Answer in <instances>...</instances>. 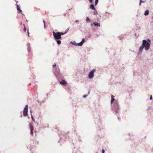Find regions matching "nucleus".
<instances>
[{
	"mask_svg": "<svg viewBox=\"0 0 153 153\" xmlns=\"http://www.w3.org/2000/svg\"><path fill=\"white\" fill-rule=\"evenodd\" d=\"M87 22H90V20L88 17H87L86 20Z\"/></svg>",
	"mask_w": 153,
	"mask_h": 153,
	"instance_id": "nucleus-18",
	"label": "nucleus"
},
{
	"mask_svg": "<svg viewBox=\"0 0 153 153\" xmlns=\"http://www.w3.org/2000/svg\"><path fill=\"white\" fill-rule=\"evenodd\" d=\"M142 2H143V1H141V0H140V4H139L140 5H141V3Z\"/></svg>",
	"mask_w": 153,
	"mask_h": 153,
	"instance_id": "nucleus-23",
	"label": "nucleus"
},
{
	"mask_svg": "<svg viewBox=\"0 0 153 153\" xmlns=\"http://www.w3.org/2000/svg\"><path fill=\"white\" fill-rule=\"evenodd\" d=\"M66 33H63L62 32L60 33V34L61 35H64Z\"/></svg>",
	"mask_w": 153,
	"mask_h": 153,
	"instance_id": "nucleus-21",
	"label": "nucleus"
},
{
	"mask_svg": "<svg viewBox=\"0 0 153 153\" xmlns=\"http://www.w3.org/2000/svg\"><path fill=\"white\" fill-rule=\"evenodd\" d=\"M57 40V44L59 45H60L61 44V41L59 40Z\"/></svg>",
	"mask_w": 153,
	"mask_h": 153,
	"instance_id": "nucleus-16",
	"label": "nucleus"
},
{
	"mask_svg": "<svg viewBox=\"0 0 153 153\" xmlns=\"http://www.w3.org/2000/svg\"><path fill=\"white\" fill-rule=\"evenodd\" d=\"M75 22H76V23H77V22H78V20H76Z\"/></svg>",
	"mask_w": 153,
	"mask_h": 153,
	"instance_id": "nucleus-29",
	"label": "nucleus"
},
{
	"mask_svg": "<svg viewBox=\"0 0 153 153\" xmlns=\"http://www.w3.org/2000/svg\"><path fill=\"white\" fill-rule=\"evenodd\" d=\"M144 46H143V45H142V46L140 48L139 50L140 51H142L143 50Z\"/></svg>",
	"mask_w": 153,
	"mask_h": 153,
	"instance_id": "nucleus-15",
	"label": "nucleus"
},
{
	"mask_svg": "<svg viewBox=\"0 0 153 153\" xmlns=\"http://www.w3.org/2000/svg\"><path fill=\"white\" fill-rule=\"evenodd\" d=\"M27 34H28V36H29V32L28 31V30H27Z\"/></svg>",
	"mask_w": 153,
	"mask_h": 153,
	"instance_id": "nucleus-22",
	"label": "nucleus"
},
{
	"mask_svg": "<svg viewBox=\"0 0 153 153\" xmlns=\"http://www.w3.org/2000/svg\"><path fill=\"white\" fill-rule=\"evenodd\" d=\"M43 22H44V26H45V21H43Z\"/></svg>",
	"mask_w": 153,
	"mask_h": 153,
	"instance_id": "nucleus-30",
	"label": "nucleus"
},
{
	"mask_svg": "<svg viewBox=\"0 0 153 153\" xmlns=\"http://www.w3.org/2000/svg\"><path fill=\"white\" fill-rule=\"evenodd\" d=\"M150 41L149 40H148V42L145 40H143V46H144V47L145 48V49L146 50H148L150 47Z\"/></svg>",
	"mask_w": 153,
	"mask_h": 153,
	"instance_id": "nucleus-1",
	"label": "nucleus"
},
{
	"mask_svg": "<svg viewBox=\"0 0 153 153\" xmlns=\"http://www.w3.org/2000/svg\"><path fill=\"white\" fill-rule=\"evenodd\" d=\"M21 25H22V27H23V30L24 32H26V28L25 26V25L24 24H22V23H21Z\"/></svg>",
	"mask_w": 153,
	"mask_h": 153,
	"instance_id": "nucleus-10",
	"label": "nucleus"
},
{
	"mask_svg": "<svg viewBox=\"0 0 153 153\" xmlns=\"http://www.w3.org/2000/svg\"><path fill=\"white\" fill-rule=\"evenodd\" d=\"M31 117L32 120L33 122H35V120L34 119L33 116L32 115H31Z\"/></svg>",
	"mask_w": 153,
	"mask_h": 153,
	"instance_id": "nucleus-20",
	"label": "nucleus"
},
{
	"mask_svg": "<svg viewBox=\"0 0 153 153\" xmlns=\"http://www.w3.org/2000/svg\"><path fill=\"white\" fill-rule=\"evenodd\" d=\"M152 95H151L150 96V100H151L152 99Z\"/></svg>",
	"mask_w": 153,
	"mask_h": 153,
	"instance_id": "nucleus-28",
	"label": "nucleus"
},
{
	"mask_svg": "<svg viewBox=\"0 0 153 153\" xmlns=\"http://www.w3.org/2000/svg\"><path fill=\"white\" fill-rule=\"evenodd\" d=\"M90 8L94 10H96L95 8L94 7V5L93 4H91L90 6Z\"/></svg>",
	"mask_w": 153,
	"mask_h": 153,
	"instance_id": "nucleus-13",
	"label": "nucleus"
},
{
	"mask_svg": "<svg viewBox=\"0 0 153 153\" xmlns=\"http://www.w3.org/2000/svg\"><path fill=\"white\" fill-rule=\"evenodd\" d=\"M98 0H95V6L97 4Z\"/></svg>",
	"mask_w": 153,
	"mask_h": 153,
	"instance_id": "nucleus-17",
	"label": "nucleus"
},
{
	"mask_svg": "<svg viewBox=\"0 0 153 153\" xmlns=\"http://www.w3.org/2000/svg\"><path fill=\"white\" fill-rule=\"evenodd\" d=\"M95 71V70H93L91 71L90 72L88 75V76L89 78L91 79L94 76V73Z\"/></svg>",
	"mask_w": 153,
	"mask_h": 153,
	"instance_id": "nucleus-5",
	"label": "nucleus"
},
{
	"mask_svg": "<svg viewBox=\"0 0 153 153\" xmlns=\"http://www.w3.org/2000/svg\"><path fill=\"white\" fill-rule=\"evenodd\" d=\"M114 108L116 112H117V111L119 110V105L117 102L116 101L114 102Z\"/></svg>",
	"mask_w": 153,
	"mask_h": 153,
	"instance_id": "nucleus-3",
	"label": "nucleus"
},
{
	"mask_svg": "<svg viewBox=\"0 0 153 153\" xmlns=\"http://www.w3.org/2000/svg\"><path fill=\"white\" fill-rule=\"evenodd\" d=\"M30 127V133L32 135H33V126L30 123H29Z\"/></svg>",
	"mask_w": 153,
	"mask_h": 153,
	"instance_id": "nucleus-6",
	"label": "nucleus"
},
{
	"mask_svg": "<svg viewBox=\"0 0 153 153\" xmlns=\"http://www.w3.org/2000/svg\"><path fill=\"white\" fill-rule=\"evenodd\" d=\"M60 83L64 86H66L67 85V83L64 80H62V81L60 82Z\"/></svg>",
	"mask_w": 153,
	"mask_h": 153,
	"instance_id": "nucleus-7",
	"label": "nucleus"
},
{
	"mask_svg": "<svg viewBox=\"0 0 153 153\" xmlns=\"http://www.w3.org/2000/svg\"><path fill=\"white\" fill-rule=\"evenodd\" d=\"M56 64H55V63H54V64L53 65V67H56Z\"/></svg>",
	"mask_w": 153,
	"mask_h": 153,
	"instance_id": "nucleus-27",
	"label": "nucleus"
},
{
	"mask_svg": "<svg viewBox=\"0 0 153 153\" xmlns=\"http://www.w3.org/2000/svg\"><path fill=\"white\" fill-rule=\"evenodd\" d=\"M94 15H96V14H97V10H94Z\"/></svg>",
	"mask_w": 153,
	"mask_h": 153,
	"instance_id": "nucleus-19",
	"label": "nucleus"
},
{
	"mask_svg": "<svg viewBox=\"0 0 153 153\" xmlns=\"http://www.w3.org/2000/svg\"><path fill=\"white\" fill-rule=\"evenodd\" d=\"M90 3H92L93 1V0H89Z\"/></svg>",
	"mask_w": 153,
	"mask_h": 153,
	"instance_id": "nucleus-25",
	"label": "nucleus"
},
{
	"mask_svg": "<svg viewBox=\"0 0 153 153\" xmlns=\"http://www.w3.org/2000/svg\"><path fill=\"white\" fill-rule=\"evenodd\" d=\"M85 39L83 38L82 39V41L81 42L77 44V45L79 46H81L85 42Z\"/></svg>",
	"mask_w": 153,
	"mask_h": 153,
	"instance_id": "nucleus-8",
	"label": "nucleus"
},
{
	"mask_svg": "<svg viewBox=\"0 0 153 153\" xmlns=\"http://www.w3.org/2000/svg\"><path fill=\"white\" fill-rule=\"evenodd\" d=\"M53 36L56 40L59 39L61 38V36L60 34V32L55 33L54 31H53Z\"/></svg>",
	"mask_w": 153,
	"mask_h": 153,
	"instance_id": "nucleus-2",
	"label": "nucleus"
},
{
	"mask_svg": "<svg viewBox=\"0 0 153 153\" xmlns=\"http://www.w3.org/2000/svg\"><path fill=\"white\" fill-rule=\"evenodd\" d=\"M105 150L103 149H102V153H104Z\"/></svg>",
	"mask_w": 153,
	"mask_h": 153,
	"instance_id": "nucleus-24",
	"label": "nucleus"
},
{
	"mask_svg": "<svg viewBox=\"0 0 153 153\" xmlns=\"http://www.w3.org/2000/svg\"><path fill=\"white\" fill-rule=\"evenodd\" d=\"M17 9L20 12V13H21V14H22V10L20 9V6H19L17 4Z\"/></svg>",
	"mask_w": 153,
	"mask_h": 153,
	"instance_id": "nucleus-11",
	"label": "nucleus"
},
{
	"mask_svg": "<svg viewBox=\"0 0 153 153\" xmlns=\"http://www.w3.org/2000/svg\"><path fill=\"white\" fill-rule=\"evenodd\" d=\"M114 96L113 95H111V104H112L114 102V101L115 100V99H114Z\"/></svg>",
	"mask_w": 153,
	"mask_h": 153,
	"instance_id": "nucleus-12",
	"label": "nucleus"
},
{
	"mask_svg": "<svg viewBox=\"0 0 153 153\" xmlns=\"http://www.w3.org/2000/svg\"><path fill=\"white\" fill-rule=\"evenodd\" d=\"M69 27L66 30V32L65 33H66L68 31V30H69Z\"/></svg>",
	"mask_w": 153,
	"mask_h": 153,
	"instance_id": "nucleus-26",
	"label": "nucleus"
},
{
	"mask_svg": "<svg viewBox=\"0 0 153 153\" xmlns=\"http://www.w3.org/2000/svg\"><path fill=\"white\" fill-rule=\"evenodd\" d=\"M149 11L148 10H146L145 12L144 15L145 16L148 15L149 14Z\"/></svg>",
	"mask_w": 153,
	"mask_h": 153,
	"instance_id": "nucleus-14",
	"label": "nucleus"
},
{
	"mask_svg": "<svg viewBox=\"0 0 153 153\" xmlns=\"http://www.w3.org/2000/svg\"><path fill=\"white\" fill-rule=\"evenodd\" d=\"M28 105H26L23 110V115L24 117H26L27 115Z\"/></svg>",
	"mask_w": 153,
	"mask_h": 153,
	"instance_id": "nucleus-4",
	"label": "nucleus"
},
{
	"mask_svg": "<svg viewBox=\"0 0 153 153\" xmlns=\"http://www.w3.org/2000/svg\"><path fill=\"white\" fill-rule=\"evenodd\" d=\"M93 24L95 26H97L98 27L100 26V24L99 23H98L97 22H94Z\"/></svg>",
	"mask_w": 153,
	"mask_h": 153,
	"instance_id": "nucleus-9",
	"label": "nucleus"
}]
</instances>
